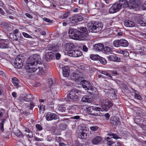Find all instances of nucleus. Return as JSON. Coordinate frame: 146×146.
Masks as SVG:
<instances>
[{
    "mask_svg": "<svg viewBox=\"0 0 146 146\" xmlns=\"http://www.w3.org/2000/svg\"><path fill=\"white\" fill-rule=\"evenodd\" d=\"M94 47V50L98 51H102L104 46L102 44L98 43L95 44Z\"/></svg>",
    "mask_w": 146,
    "mask_h": 146,
    "instance_id": "nucleus-22",
    "label": "nucleus"
},
{
    "mask_svg": "<svg viewBox=\"0 0 146 146\" xmlns=\"http://www.w3.org/2000/svg\"><path fill=\"white\" fill-rule=\"evenodd\" d=\"M72 79L74 80H78L79 78V75L77 74H76L75 73H74L72 74Z\"/></svg>",
    "mask_w": 146,
    "mask_h": 146,
    "instance_id": "nucleus-43",
    "label": "nucleus"
},
{
    "mask_svg": "<svg viewBox=\"0 0 146 146\" xmlns=\"http://www.w3.org/2000/svg\"><path fill=\"white\" fill-rule=\"evenodd\" d=\"M69 12H67L64 14L63 16L61 17L62 19L66 18L69 16Z\"/></svg>",
    "mask_w": 146,
    "mask_h": 146,
    "instance_id": "nucleus-47",
    "label": "nucleus"
},
{
    "mask_svg": "<svg viewBox=\"0 0 146 146\" xmlns=\"http://www.w3.org/2000/svg\"><path fill=\"white\" fill-rule=\"evenodd\" d=\"M24 131L26 132L25 134L27 137L29 138H30L33 137V132L29 130V129L26 128Z\"/></svg>",
    "mask_w": 146,
    "mask_h": 146,
    "instance_id": "nucleus-29",
    "label": "nucleus"
},
{
    "mask_svg": "<svg viewBox=\"0 0 146 146\" xmlns=\"http://www.w3.org/2000/svg\"><path fill=\"white\" fill-rule=\"evenodd\" d=\"M101 2H96L95 3V6L97 7H101Z\"/></svg>",
    "mask_w": 146,
    "mask_h": 146,
    "instance_id": "nucleus-57",
    "label": "nucleus"
},
{
    "mask_svg": "<svg viewBox=\"0 0 146 146\" xmlns=\"http://www.w3.org/2000/svg\"><path fill=\"white\" fill-rule=\"evenodd\" d=\"M38 107L39 109L40 113L41 112L43 113V111L45 110L44 106L42 105H41L38 106Z\"/></svg>",
    "mask_w": 146,
    "mask_h": 146,
    "instance_id": "nucleus-40",
    "label": "nucleus"
},
{
    "mask_svg": "<svg viewBox=\"0 0 146 146\" xmlns=\"http://www.w3.org/2000/svg\"><path fill=\"white\" fill-rule=\"evenodd\" d=\"M99 61L101 64L104 65L105 64L107 63V61L105 59L102 57L100 58Z\"/></svg>",
    "mask_w": 146,
    "mask_h": 146,
    "instance_id": "nucleus-42",
    "label": "nucleus"
},
{
    "mask_svg": "<svg viewBox=\"0 0 146 146\" xmlns=\"http://www.w3.org/2000/svg\"><path fill=\"white\" fill-rule=\"evenodd\" d=\"M114 46L118 47L120 46L127 47L129 45L128 41L123 39L115 40L113 43Z\"/></svg>",
    "mask_w": 146,
    "mask_h": 146,
    "instance_id": "nucleus-7",
    "label": "nucleus"
},
{
    "mask_svg": "<svg viewBox=\"0 0 146 146\" xmlns=\"http://www.w3.org/2000/svg\"><path fill=\"white\" fill-rule=\"evenodd\" d=\"M33 99V96L31 95H27L25 96L23 95L20 96L19 98L20 102H22L24 101L26 102H29Z\"/></svg>",
    "mask_w": 146,
    "mask_h": 146,
    "instance_id": "nucleus-14",
    "label": "nucleus"
},
{
    "mask_svg": "<svg viewBox=\"0 0 146 146\" xmlns=\"http://www.w3.org/2000/svg\"><path fill=\"white\" fill-rule=\"evenodd\" d=\"M61 138V137H55V142H56L58 143L60 142Z\"/></svg>",
    "mask_w": 146,
    "mask_h": 146,
    "instance_id": "nucleus-55",
    "label": "nucleus"
},
{
    "mask_svg": "<svg viewBox=\"0 0 146 146\" xmlns=\"http://www.w3.org/2000/svg\"><path fill=\"white\" fill-rule=\"evenodd\" d=\"M80 31L76 29H71L69 33V36L74 39L79 40H84L86 39V37L88 35V32L86 27L80 28Z\"/></svg>",
    "mask_w": 146,
    "mask_h": 146,
    "instance_id": "nucleus-1",
    "label": "nucleus"
},
{
    "mask_svg": "<svg viewBox=\"0 0 146 146\" xmlns=\"http://www.w3.org/2000/svg\"><path fill=\"white\" fill-rule=\"evenodd\" d=\"M108 58L110 61H113L117 62H119L121 61V59L117 57L115 55H111L108 56Z\"/></svg>",
    "mask_w": 146,
    "mask_h": 146,
    "instance_id": "nucleus-23",
    "label": "nucleus"
},
{
    "mask_svg": "<svg viewBox=\"0 0 146 146\" xmlns=\"http://www.w3.org/2000/svg\"><path fill=\"white\" fill-rule=\"evenodd\" d=\"M25 69L28 72L30 73L34 72L38 70L36 66L28 65L27 64H26Z\"/></svg>",
    "mask_w": 146,
    "mask_h": 146,
    "instance_id": "nucleus-15",
    "label": "nucleus"
},
{
    "mask_svg": "<svg viewBox=\"0 0 146 146\" xmlns=\"http://www.w3.org/2000/svg\"><path fill=\"white\" fill-rule=\"evenodd\" d=\"M5 121V119H3L1 120V122L0 123V128L1 130L2 131H3L4 129H3V125H4V122Z\"/></svg>",
    "mask_w": 146,
    "mask_h": 146,
    "instance_id": "nucleus-41",
    "label": "nucleus"
},
{
    "mask_svg": "<svg viewBox=\"0 0 146 146\" xmlns=\"http://www.w3.org/2000/svg\"><path fill=\"white\" fill-rule=\"evenodd\" d=\"M128 7L130 9L137 8L138 5L136 3L135 0H128Z\"/></svg>",
    "mask_w": 146,
    "mask_h": 146,
    "instance_id": "nucleus-19",
    "label": "nucleus"
},
{
    "mask_svg": "<svg viewBox=\"0 0 146 146\" xmlns=\"http://www.w3.org/2000/svg\"><path fill=\"white\" fill-rule=\"evenodd\" d=\"M110 123L114 126L120 125L121 124L120 119L117 117L111 118L110 120Z\"/></svg>",
    "mask_w": 146,
    "mask_h": 146,
    "instance_id": "nucleus-20",
    "label": "nucleus"
},
{
    "mask_svg": "<svg viewBox=\"0 0 146 146\" xmlns=\"http://www.w3.org/2000/svg\"><path fill=\"white\" fill-rule=\"evenodd\" d=\"M45 100L47 102L48 104L49 105H52L53 104V102H52V100L51 98L49 97L48 98V97H47V99H45Z\"/></svg>",
    "mask_w": 146,
    "mask_h": 146,
    "instance_id": "nucleus-37",
    "label": "nucleus"
},
{
    "mask_svg": "<svg viewBox=\"0 0 146 146\" xmlns=\"http://www.w3.org/2000/svg\"><path fill=\"white\" fill-rule=\"evenodd\" d=\"M142 9L144 10H146V1L143 4Z\"/></svg>",
    "mask_w": 146,
    "mask_h": 146,
    "instance_id": "nucleus-58",
    "label": "nucleus"
},
{
    "mask_svg": "<svg viewBox=\"0 0 146 146\" xmlns=\"http://www.w3.org/2000/svg\"><path fill=\"white\" fill-rule=\"evenodd\" d=\"M108 135L111 137V138L112 139L113 138L115 139H117L119 138L118 135L113 133H111L108 134Z\"/></svg>",
    "mask_w": 146,
    "mask_h": 146,
    "instance_id": "nucleus-34",
    "label": "nucleus"
},
{
    "mask_svg": "<svg viewBox=\"0 0 146 146\" xmlns=\"http://www.w3.org/2000/svg\"><path fill=\"white\" fill-rule=\"evenodd\" d=\"M74 47V44L70 43H66L64 46V48L66 50L68 51V52L72 50Z\"/></svg>",
    "mask_w": 146,
    "mask_h": 146,
    "instance_id": "nucleus-24",
    "label": "nucleus"
},
{
    "mask_svg": "<svg viewBox=\"0 0 146 146\" xmlns=\"http://www.w3.org/2000/svg\"><path fill=\"white\" fill-rule=\"evenodd\" d=\"M107 143L108 145H111V144L112 145L113 144V143H113V141H112L111 140V139L110 140H108Z\"/></svg>",
    "mask_w": 146,
    "mask_h": 146,
    "instance_id": "nucleus-60",
    "label": "nucleus"
},
{
    "mask_svg": "<svg viewBox=\"0 0 146 146\" xmlns=\"http://www.w3.org/2000/svg\"><path fill=\"white\" fill-rule=\"evenodd\" d=\"M35 139L36 141H43L42 139H40L36 137H35Z\"/></svg>",
    "mask_w": 146,
    "mask_h": 146,
    "instance_id": "nucleus-62",
    "label": "nucleus"
},
{
    "mask_svg": "<svg viewBox=\"0 0 146 146\" xmlns=\"http://www.w3.org/2000/svg\"><path fill=\"white\" fill-rule=\"evenodd\" d=\"M71 118L72 119H79L80 118V117L79 116L76 115V116H74L73 117H71Z\"/></svg>",
    "mask_w": 146,
    "mask_h": 146,
    "instance_id": "nucleus-61",
    "label": "nucleus"
},
{
    "mask_svg": "<svg viewBox=\"0 0 146 146\" xmlns=\"http://www.w3.org/2000/svg\"><path fill=\"white\" fill-rule=\"evenodd\" d=\"M12 80L14 86H17L18 87L20 86L19 81L17 78H12Z\"/></svg>",
    "mask_w": 146,
    "mask_h": 146,
    "instance_id": "nucleus-30",
    "label": "nucleus"
},
{
    "mask_svg": "<svg viewBox=\"0 0 146 146\" xmlns=\"http://www.w3.org/2000/svg\"><path fill=\"white\" fill-rule=\"evenodd\" d=\"M112 146H121V145L119 143L116 141L114 143H113L112 145Z\"/></svg>",
    "mask_w": 146,
    "mask_h": 146,
    "instance_id": "nucleus-56",
    "label": "nucleus"
},
{
    "mask_svg": "<svg viewBox=\"0 0 146 146\" xmlns=\"http://www.w3.org/2000/svg\"><path fill=\"white\" fill-rule=\"evenodd\" d=\"M108 96L111 100H114L117 98V95L114 90H110L108 91Z\"/></svg>",
    "mask_w": 146,
    "mask_h": 146,
    "instance_id": "nucleus-25",
    "label": "nucleus"
},
{
    "mask_svg": "<svg viewBox=\"0 0 146 146\" xmlns=\"http://www.w3.org/2000/svg\"><path fill=\"white\" fill-rule=\"evenodd\" d=\"M99 57V56L98 55L96 56L93 54H91L90 56V58L91 59L94 60H97L98 59Z\"/></svg>",
    "mask_w": 146,
    "mask_h": 146,
    "instance_id": "nucleus-39",
    "label": "nucleus"
},
{
    "mask_svg": "<svg viewBox=\"0 0 146 146\" xmlns=\"http://www.w3.org/2000/svg\"><path fill=\"white\" fill-rule=\"evenodd\" d=\"M83 19V17L81 16H74L69 18L67 22L69 24L74 25L78 22L82 21Z\"/></svg>",
    "mask_w": 146,
    "mask_h": 146,
    "instance_id": "nucleus-8",
    "label": "nucleus"
},
{
    "mask_svg": "<svg viewBox=\"0 0 146 146\" xmlns=\"http://www.w3.org/2000/svg\"><path fill=\"white\" fill-rule=\"evenodd\" d=\"M56 50H54V53H55V55L56 56V58L57 59H58L60 56V54H59V53H56L55 52H56Z\"/></svg>",
    "mask_w": 146,
    "mask_h": 146,
    "instance_id": "nucleus-50",
    "label": "nucleus"
},
{
    "mask_svg": "<svg viewBox=\"0 0 146 146\" xmlns=\"http://www.w3.org/2000/svg\"><path fill=\"white\" fill-rule=\"evenodd\" d=\"M135 98L140 100L141 99V96L138 94H135Z\"/></svg>",
    "mask_w": 146,
    "mask_h": 146,
    "instance_id": "nucleus-54",
    "label": "nucleus"
},
{
    "mask_svg": "<svg viewBox=\"0 0 146 146\" xmlns=\"http://www.w3.org/2000/svg\"><path fill=\"white\" fill-rule=\"evenodd\" d=\"M41 64V59L38 54H34L30 56L27 59V63L28 65L36 66Z\"/></svg>",
    "mask_w": 146,
    "mask_h": 146,
    "instance_id": "nucleus-3",
    "label": "nucleus"
},
{
    "mask_svg": "<svg viewBox=\"0 0 146 146\" xmlns=\"http://www.w3.org/2000/svg\"><path fill=\"white\" fill-rule=\"evenodd\" d=\"M80 84L82 85L83 88L85 90L90 91H88L90 94L92 95L93 94V89L90 82L86 80H83L81 82Z\"/></svg>",
    "mask_w": 146,
    "mask_h": 146,
    "instance_id": "nucleus-5",
    "label": "nucleus"
},
{
    "mask_svg": "<svg viewBox=\"0 0 146 146\" xmlns=\"http://www.w3.org/2000/svg\"><path fill=\"white\" fill-rule=\"evenodd\" d=\"M38 68H39V72H38V74L40 75H44L45 74V72L44 70L42 68H40L38 66Z\"/></svg>",
    "mask_w": 146,
    "mask_h": 146,
    "instance_id": "nucleus-36",
    "label": "nucleus"
},
{
    "mask_svg": "<svg viewBox=\"0 0 146 146\" xmlns=\"http://www.w3.org/2000/svg\"><path fill=\"white\" fill-rule=\"evenodd\" d=\"M136 23L137 24H139L141 26H144L146 24V23H145L144 21L141 20V19H139L137 20Z\"/></svg>",
    "mask_w": 146,
    "mask_h": 146,
    "instance_id": "nucleus-35",
    "label": "nucleus"
},
{
    "mask_svg": "<svg viewBox=\"0 0 146 146\" xmlns=\"http://www.w3.org/2000/svg\"><path fill=\"white\" fill-rule=\"evenodd\" d=\"M36 127L39 131H40L42 129V128L41 125L39 124H37L36 125Z\"/></svg>",
    "mask_w": 146,
    "mask_h": 146,
    "instance_id": "nucleus-52",
    "label": "nucleus"
},
{
    "mask_svg": "<svg viewBox=\"0 0 146 146\" xmlns=\"http://www.w3.org/2000/svg\"><path fill=\"white\" fill-rule=\"evenodd\" d=\"M23 35L26 38H32V36L28 35L27 33H25V32H23L22 33Z\"/></svg>",
    "mask_w": 146,
    "mask_h": 146,
    "instance_id": "nucleus-49",
    "label": "nucleus"
},
{
    "mask_svg": "<svg viewBox=\"0 0 146 146\" xmlns=\"http://www.w3.org/2000/svg\"><path fill=\"white\" fill-rule=\"evenodd\" d=\"M103 24L101 23L91 21L88 23L87 27L90 31L93 33H98L102 29Z\"/></svg>",
    "mask_w": 146,
    "mask_h": 146,
    "instance_id": "nucleus-2",
    "label": "nucleus"
},
{
    "mask_svg": "<svg viewBox=\"0 0 146 146\" xmlns=\"http://www.w3.org/2000/svg\"><path fill=\"white\" fill-rule=\"evenodd\" d=\"M46 49L50 51V52H46L45 56V59L48 61L51 59L55 55V53H54V52L56 49L54 48L48 47L46 48Z\"/></svg>",
    "mask_w": 146,
    "mask_h": 146,
    "instance_id": "nucleus-9",
    "label": "nucleus"
},
{
    "mask_svg": "<svg viewBox=\"0 0 146 146\" xmlns=\"http://www.w3.org/2000/svg\"><path fill=\"white\" fill-rule=\"evenodd\" d=\"M23 58L22 57L19 56L16 58L14 62V66L15 68H19L23 66L24 62Z\"/></svg>",
    "mask_w": 146,
    "mask_h": 146,
    "instance_id": "nucleus-10",
    "label": "nucleus"
},
{
    "mask_svg": "<svg viewBox=\"0 0 146 146\" xmlns=\"http://www.w3.org/2000/svg\"><path fill=\"white\" fill-rule=\"evenodd\" d=\"M11 47L9 45V41L7 39H0V48L8 49Z\"/></svg>",
    "mask_w": 146,
    "mask_h": 146,
    "instance_id": "nucleus-12",
    "label": "nucleus"
},
{
    "mask_svg": "<svg viewBox=\"0 0 146 146\" xmlns=\"http://www.w3.org/2000/svg\"><path fill=\"white\" fill-rule=\"evenodd\" d=\"M125 25L128 27H133L135 26L134 23L132 21L129 20H126L124 22Z\"/></svg>",
    "mask_w": 146,
    "mask_h": 146,
    "instance_id": "nucleus-27",
    "label": "nucleus"
},
{
    "mask_svg": "<svg viewBox=\"0 0 146 146\" xmlns=\"http://www.w3.org/2000/svg\"><path fill=\"white\" fill-rule=\"evenodd\" d=\"M101 71L102 74L109 77L110 79H112V77L110 74L104 71Z\"/></svg>",
    "mask_w": 146,
    "mask_h": 146,
    "instance_id": "nucleus-44",
    "label": "nucleus"
},
{
    "mask_svg": "<svg viewBox=\"0 0 146 146\" xmlns=\"http://www.w3.org/2000/svg\"><path fill=\"white\" fill-rule=\"evenodd\" d=\"M117 3L118 4V6L120 9L122 8L128 7V0H121Z\"/></svg>",
    "mask_w": 146,
    "mask_h": 146,
    "instance_id": "nucleus-18",
    "label": "nucleus"
},
{
    "mask_svg": "<svg viewBox=\"0 0 146 146\" xmlns=\"http://www.w3.org/2000/svg\"><path fill=\"white\" fill-rule=\"evenodd\" d=\"M43 20L44 21L48 23H52V20L46 18H44Z\"/></svg>",
    "mask_w": 146,
    "mask_h": 146,
    "instance_id": "nucleus-53",
    "label": "nucleus"
},
{
    "mask_svg": "<svg viewBox=\"0 0 146 146\" xmlns=\"http://www.w3.org/2000/svg\"><path fill=\"white\" fill-rule=\"evenodd\" d=\"M26 16L30 19H32L33 17L30 14L28 13H26L25 14Z\"/></svg>",
    "mask_w": 146,
    "mask_h": 146,
    "instance_id": "nucleus-64",
    "label": "nucleus"
},
{
    "mask_svg": "<svg viewBox=\"0 0 146 146\" xmlns=\"http://www.w3.org/2000/svg\"><path fill=\"white\" fill-rule=\"evenodd\" d=\"M109 46V44H108V46H105V47H104L103 50L106 52H108L112 51V48L108 46Z\"/></svg>",
    "mask_w": 146,
    "mask_h": 146,
    "instance_id": "nucleus-32",
    "label": "nucleus"
},
{
    "mask_svg": "<svg viewBox=\"0 0 146 146\" xmlns=\"http://www.w3.org/2000/svg\"><path fill=\"white\" fill-rule=\"evenodd\" d=\"M122 53L125 56H128L129 55L128 52L126 51H122Z\"/></svg>",
    "mask_w": 146,
    "mask_h": 146,
    "instance_id": "nucleus-51",
    "label": "nucleus"
},
{
    "mask_svg": "<svg viewBox=\"0 0 146 146\" xmlns=\"http://www.w3.org/2000/svg\"><path fill=\"white\" fill-rule=\"evenodd\" d=\"M107 100L104 98H100L99 100V103L104 104V103H106Z\"/></svg>",
    "mask_w": 146,
    "mask_h": 146,
    "instance_id": "nucleus-45",
    "label": "nucleus"
},
{
    "mask_svg": "<svg viewBox=\"0 0 146 146\" xmlns=\"http://www.w3.org/2000/svg\"><path fill=\"white\" fill-rule=\"evenodd\" d=\"M58 116L55 113L50 112L47 113L46 116V119L47 121H50L53 119H56Z\"/></svg>",
    "mask_w": 146,
    "mask_h": 146,
    "instance_id": "nucleus-16",
    "label": "nucleus"
},
{
    "mask_svg": "<svg viewBox=\"0 0 146 146\" xmlns=\"http://www.w3.org/2000/svg\"><path fill=\"white\" fill-rule=\"evenodd\" d=\"M88 131L86 127H82L79 130L78 136L81 139H85L87 137Z\"/></svg>",
    "mask_w": 146,
    "mask_h": 146,
    "instance_id": "nucleus-11",
    "label": "nucleus"
},
{
    "mask_svg": "<svg viewBox=\"0 0 146 146\" xmlns=\"http://www.w3.org/2000/svg\"><path fill=\"white\" fill-rule=\"evenodd\" d=\"M104 116L107 119H109L110 116L109 114L108 113H106L104 114Z\"/></svg>",
    "mask_w": 146,
    "mask_h": 146,
    "instance_id": "nucleus-63",
    "label": "nucleus"
},
{
    "mask_svg": "<svg viewBox=\"0 0 146 146\" xmlns=\"http://www.w3.org/2000/svg\"><path fill=\"white\" fill-rule=\"evenodd\" d=\"M82 100L83 102L88 103H90L92 101V99L87 95L83 96L82 98Z\"/></svg>",
    "mask_w": 146,
    "mask_h": 146,
    "instance_id": "nucleus-28",
    "label": "nucleus"
},
{
    "mask_svg": "<svg viewBox=\"0 0 146 146\" xmlns=\"http://www.w3.org/2000/svg\"><path fill=\"white\" fill-rule=\"evenodd\" d=\"M98 128V127L97 126H93L90 127V129L92 131H96Z\"/></svg>",
    "mask_w": 146,
    "mask_h": 146,
    "instance_id": "nucleus-48",
    "label": "nucleus"
},
{
    "mask_svg": "<svg viewBox=\"0 0 146 146\" xmlns=\"http://www.w3.org/2000/svg\"><path fill=\"white\" fill-rule=\"evenodd\" d=\"M80 92V91L76 89H72L69 93V97L72 100L74 101H77L78 99V93Z\"/></svg>",
    "mask_w": 146,
    "mask_h": 146,
    "instance_id": "nucleus-6",
    "label": "nucleus"
},
{
    "mask_svg": "<svg viewBox=\"0 0 146 146\" xmlns=\"http://www.w3.org/2000/svg\"><path fill=\"white\" fill-rule=\"evenodd\" d=\"M82 49L85 52H87L88 50V48L85 45L83 46Z\"/></svg>",
    "mask_w": 146,
    "mask_h": 146,
    "instance_id": "nucleus-59",
    "label": "nucleus"
},
{
    "mask_svg": "<svg viewBox=\"0 0 146 146\" xmlns=\"http://www.w3.org/2000/svg\"><path fill=\"white\" fill-rule=\"evenodd\" d=\"M102 140V139L101 137L97 136L92 140V142L93 144H100L101 143Z\"/></svg>",
    "mask_w": 146,
    "mask_h": 146,
    "instance_id": "nucleus-21",
    "label": "nucleus"
},
{
    "mask_svg": "<svg viewBox=\"0 0 146 146\" xmlns=\"http://www.w3.org/2000/svg\"><path fill=\"white\" fill-rule=\"evenodd\" d=\"M58 110L60 111L63 112H65L66 108L63 106H61L58 107Z\"/></svg>",
    "mask_w": 146,
    "mask_h": 146,
    "instance_id": "nucleus-38",
    "label": "nucleus"
},
{
    "mask_svg": "<svg viewBox=\"0 0 146 146\" xmlns=\"http://www.w3.org/2000/svg\"><path fill=\"white\" fill-rule=\"evenodd\" d=\"M62 74L65 77H68L69 75L68 71L64 67L62 68Z\"/></svg>",
    "mask_w": 146,
    "mask_h": 146,
    "instance_id": "nucleus-31",
    "label": "nucleus"
},
{
    "mask_svg": "<svg viewBox=\"0 0 146 146\" xmlns=\"http://www.w3.org/2000/svg\"><path fill=\"white\" fill-rule=\"evenodd\" d=\"M108 105L104 104V106H101L102 109L103 111L104 110L105 111H107L108 109L111 107L113 105V104L110 101H108Z\"/></svg>",
    "mask_w": 146,
    "mask_h": 146,
    "instance_id": "nucleus-26",
    "label": "nucleus"
},
{
    "mask_svg": "<svg viewBox=\"0 0 146 146\" xmlns=\"http://www.w3.org/2000/svg\"><path fill=\"white\" fill-rule=\"evenodd\" d=\"M120 10L118 4L117 3L114 4L109 9V12L110 13H116Z\"/></svg>",
    "mask_w": 146,
    "mask_h": 146,
    "instance_id": "nucleus-17",
    "label": "nucleus"
},
{
    "mask_svg": "<svg viewBox=\"0 0 146 146\" xmlns=\"http://www.w3.org/2000/svg\"><path fill=\"white\" fill-rule=\"evenodd\" d=\"M14 133L16 136L19 137H23L22 132L19 130H17Z\"/></svg>",
    "mask_w": 146,
    "mask_h": 146,
    "instance_id": "nucleus-33",
    "label": "nucleus"
},
{
    "mask_svg": "<svg viewBox=\"0 0 146 146\" xmlns=\"http://www.w3.org/2000/svg\"><path fill=\"white\" fill-rule=\"evenodd\" d=\"M35 106L33 102H31L30 103V106H27L29 109L30 110H32L33 109V108Z\"/></svg>",
    "mask_w": 146,
    "mask_h": 146,
    "instance_id": "nucleus-46",
    "label": "nucleus"
},
{
    "mask_svg": "<svg viewBox=\"0 0 146 146\" xmlns=\"http://www.w3.org/2000/svg\"><path fill=\"white\" fill-rule=\"evenodd\" d=\"M95 111H103V110L102 108L96 105L89 107L87 108V111L91 115L95 116H103V114L101 112L95 113Z\"/></svg>",
    "mask_w": 146,
    "mask_h": 146,
    "instance_id": "nucleus-4",
    "label": "nucleus"
},
{
    "mask_svg": "<svg viewBox=\"0 0 146 146\" xmlns=\"http://www.w3.org/2000/svg\"><path fill=\"white\" fill-rule=\"evenodd\" d=\"M69 56L73 57H78L82 55V52L79 50H75L70 51L68 53Z\"/></svg>",
    "mask_w": 146,
    "mask_h": 146,
    "instance_id": "nucleus-13",
    "label": "nucleus"
}]
</instances>
